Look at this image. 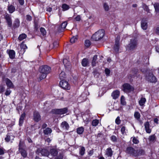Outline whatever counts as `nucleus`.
Masks as SVG:
<instances>
[{
  "label": "nucleus",
  "mask_w": 159,
  "mask_h": 159,
  "mask_svg": "<svg viewBox=\"0 0 159 159\" xmlns=\"http://www.w3.org/2000/svg\"><path fill=\"white\" fill-rule=\"evenodd\" d=\"M54 111V112L56 114H63L67 112V109L66 108H64L63 109H55Z\"/></svg>",
  "instance_id": "f8f14e48"
},
{
  "label": "nucleus",
  "mask_w": 159,
  "mask_h": 159,
  "mask_svg": "<svg viewBox=\"0 0 159 159\" xmlns=\"http://www.w3.org/2000/svg\"><path fill=\"white\" fill-rule=\"evenodd\" d=\"M89 61L86 58H84L82 61V65L84 67L87 66L89 64Z\"/></svg>",
  "instance_id": "393cba45"
},
{
  "label": "nucleus",
  "mask_w": 159,
  "mask_h": 159,
  "mask_svg": "<svg viewBox=\"0 0 159 159\" xmlns=\"http://www.w3.org/2000/svg\"><path fill=\"white\" fill-rule=\"evenodd\" d=\"M111 140L114 142H116L117 140V138L116 136L112 135L111 137Z\"/></svg>",
  "instance_id": "8fccbe9b"
},
{
  "label": "nucleus",
  "mask_w": 159,
  "mask_h": 159,
  "mask_svg": "<svg viewBox=\"0 0 159 159\" xmlns=\"http://www.w3.org/2000/svg\"><path fill=\"white\" fill-rule=\"evenodd\" d=\"M67 25V22H66L64 21L58 27V31L59 32L63 31L66 27Z\"/></svg>",
  "instance_id": "2eb2a0df"
},
{
  "label": "nucleus",
  "mask_w": 159,
  "mask_h": 159,
  "mask_svg": "<svg viewBox=\"0 0 159 159\" xmlns=\"http://www.w3.org/2000/svg\"><path fill=\"white\" fill-rule=\"evenodd\" d=\"M61 127L64 129L67 130L69 128V125L68 123L66 122H62L61 125Z\"/></svg>",
  "instance_id": "a878e982"
},
{
  "label": "nucleus",
  "mask_w": 159,
  "mask_h": 159,
  "mask_svg": "<svg viewBox=\"0 0 159 159\" xmlns=\"http://www.w3.org/2000/svg\"><path fill=\"white\" fill-rule=\"evenodd\" d=\"M7 52L10 58L13 59L15 58V52L13 50H10L9 51L7 50Z\"/></svg>",
  "instance_id": "dca6fc26"
},
{
  "label": "nucleus",
  "mask_w": 159,
  "mask_h": 159,
  "mask_svg": "<svg viewBox=\"0 0 159 159\" xmlns=\"http://www.w3.org/2000/svg\"><path fill=\"white\" fill-rule=\"evenodd\" d=\"M15 7L12 5L8 6V10H15Z\"/></svg>",
  "instance_id": "864d4df0"
},
{
  "label": "nucleus",
  "mask_w": 159,
  "mask_h": 159,
  "mask_svg": "<svg viewBox=\"0 0 159 159\" xmlns=\"http://www.w3.org/2000/svg\"><path fill=\"white\" fill-rule=\"evenodd\" d=\"M120 95V92L118 90H116L114 91L111 94V96L114 99H116L118 98Z\"/></svg>",
  "instance_id": "6ab92c4d"
},
{
  "label": "nucleus",
  "mask_w": 159,
  "mask_h": 159,
  "mask_svg": "<svg viewBox=\"0 0 159 159\" xmlns=\"http://www.w3.org/2000/svg\"><path fill=\"white\" fill-rule=\"evenodd\" d=\"M136 150L132 147H128L126 149L125 152L128 154L135 157L136 156Z\"/></svg>",
  "instance_id": "0eeeda50"
},
{
  "label": "nucleus",
  "mask_w": 159,
  "mask_h": 159,
  "mask_svg": "<svg viewBox=\"0 0 159 159\" xmlns=\"http://www.w3.org/2000/svg\"><path fill=\"white\" fill-rule=\"evenodd\" d=\"M97 59V56L96 55H94L93 58L92 62V65L93 66H96V60Z\"/></svg>",
  "instance_id": "cd10ccee"
},
{
  "label": "nucleus",
  "mask_w": 159,
  "mask_h": 159,
  "mask_svg": "<svg viewBox=\"0 0 159 159\" xmlns=\"http://www.w3.org/2000/svg\"><path fill=\"white\" fill-rule=\"evenodd\" d=\"M122 90L125 92L129 93L133 90V87L128 83H125L122 85Z\"/></svg>",
  "instance_id": "39448f33"
},
{
  "label": "nucleus",
  "mask_w": 159,
  "mask_h": 159,
  "mask_svg": "<svg viewBox=\"0 0 159 159\" xmlns=\"http://www.w3.org/2000/svg\"><path fill=\"white\" fill-rule=\"evenodd\" d=\"M21 48L24 49H26L27 48V47L26 44H23V43H21Z\"/></svg>",
  "instance_id": "13d9d810"
},
{
  "label": "nucleus",
  "mask_w": 159,
  "mask_h": 159,
  "mask_svg": "<svg viewBox=\"0 0 159 159\" xmlns=\"http://www.w3.org/2000/svg\"><path fill=\"white\" fill-rule=\"evenodd\" d=\"M154 6L155 10H159V3H156L154 4Z\"/></svg>",
  "instance_id": "de8ad7c7"
},
{
  "label": "nucleus",
  "mask_w": 159,
  "mask_h": 159,
  "mask_svg": "<svg viewBox=\"0 0 159 159\" xmlns=\"http://www.w3.org/2000/svg\"><path fill=\"white\" fill-rule=\"evenodd\" d=\"M49 152L50 157L51 156L52 157V158H52L53 157L56 156L58 153V151L57 149L54 148H51Z\"/></svg>",
  "instance_id": "9d476101"
},
{
  "label": "nucleus",
  "mask_w": 159,
  "mask_h": 159,
  "mask_svg": "<svg viewBox=\"0 0 159 159\" xmlns=\"http://www.w3.org/2000/svg\"><path fill=\"white\" fill-rule=\"evenodd\" d=\"M136 151L135 157L142 155L145 153L143 149H136Z\"/></svg>",
  "instance_id": "4be33fe9"
},
{
  "label": "nucleus",
  "mask_w": 159,
  "mask_h": 159,
  "mask_svg": "<svg viewBox=\"0 0 159 159\" xmlns=\"http://www.w3.org/2000/svg\"><path fill=\"white\" fill-rule=\"evenodd\" d=\"M38 27L39 26L38 23L37 22H35L34 24V29L36 30H38Z\"/></svg>",
  "instance_id": "4d7b16f0"
},
{
  "label": "nucleus",
  "mask_w": 159,
  "mask_h": 159,
  "mask_svg": "<svg viewBox=\"0 0 159 159\" xmlns=\"http://www.w3.org/2000/svg\"><path fill=\"white\" fill-rule=\"evenodd\" d=\"M138 44V40L136 38L132 39L128 45L127 48L130 50H133L137 48Z\"/></svg>",
  "instance_id": "f03ea898"
},
{
  "label": "nucleus",
  "mask_w": 159,
  "mask_h": 159,
  "mask_svg": "<svg viewBox=\"0 0 159 159\" xmlns=\"http://www.w3.org/2000/svg\"><path fill=\"white\" fill-rule=\"evenodd\" d=\"M62 7L63 10H68L69 8V6L66 4H63L62 5Z\"/></svg>",
  "instance_id": "e433bc0d"
},
{
  "label": "nucleus",
  "mask_w": 159,
  "mask_h": 159,
  "mask_svg": "<svg viewBox=\"0 0 159 159\" xmlns=\"http://www.w3.org/2000/svg\"><path fill=\"white\" fill-rule=\"evenodd\" d=\"M155 32L156 34H159V27H157L156 28Z\"/></svg>",
  "instance_id": "338daca9"
},
{
  "label": "nucleus",
  "mask_w": 159,
  "mask_h": 159,
  "mask_svg": "<svg viewBox=\"0 0 159 159\" xmlns=\"http://www.w3.org/2000/svg\"><path fill=\"white\" fill-rule=\"evenodd\" d=\"M77 40V37H73L71 38L70 40V42L71 43H74Z\"/></svg>",
  "instance_id": "ea45409f"
},
{
  "label": "nucleus",
  "mask_w": 159,
  "mask_h": 159,
  "mask_svg": "<svg viewBox=\"0 0 159 159\" xmlns=\"http://www.w3.org/2000/svg\"><path fill=\"white\" fill-rule=\"evenodd\" d=\"M52 132V129L49 128H47L43 130V133L44 134L47 135L51 134Z\"/></svg>",
  "instance_id": "c85d7f7f"
},
{
  "label": "nucleus",
  "mask_w": 159,
  "mask_h": 159,
  "mask_svg": "<svg viewBox=\"0 0 159 159\" xmlns=\"http://www.w3.org/2000/svg\"><path fill=\"white\" fill-rule=\"evenodd\" d=\"M16 71V68L14 67L11 69V72L13 73H15Z\"/></svg>",
  "instance_id": "774afa93"
},
{
  "label": "nucleus",
  "mask_w": 159,
  "mask_h": 159,
  "mask_svg": "<svg viewBox=\"0 0 159 159\" xmlns=\"http://www.w3.org/2000/svg\"><path fill=\"white\" fill-rule=\"evenodd\" d=\"M20 142L19 144V150L20 152L21 155L24 157H25L27 156V153L25 150H24L22 149H21L20 148Z\"/></svg>",
  "instance_id": "b1692460"
},
{
  "label": "nucleus",
  "mask_w": 159,
  "mask_h": 159,
  "mask_svg": "<svg viewBox=\"0 0 159 159\" xmlns=\"http://www.w3.org/2000/svg\"><path fill=\"white\" fill-rule=\"evenodd\" d=\"M67 60L66 59H64L63 60V63L65 66H69L70 63L68 62L67 63Z\"/></svg>",
  "instance_id": "a18cd8bd"
},
{
  "label": "nucleus",
  "mask_w": 159,
  "mask_h": 159,
  "mask_svg": "<svg viewBox=\"0 0 159 159\" xmlns=\"http://www.w3.org/2000/svg\"><path fill=\"white\" fill-rule=\"evenodd\" d=\"M149 123L148 122H146L144 124V126L145 130L147 133H150L151 132V130L149 128Z\"/></svg>",
  "instance_id": "5701e85b"
},
{
  "label": "nucleus",
  "mask_w": 159,
  "mask_h": 159,
  "mask_svg": "<svg viewBox=\"0 0 159 159\" xmlns=\"http://www.w3.org/2000/svg\"><path fill=\"white\" fill-rule=\"evenodd\" d=\"M4 18L8 27H11L12 25V20L11 15L6 13L4 15Z\"/></svg>",
  "instance_id": "423d86ee"
},
{
  "label": "nucleus",
  "mask_w": 159,
  "mask_h": 159,
  "mask_svg": "<svg viewBox=\"0 0 159 159\" xmlns=\"http://www.w3.org/2000/svg\"><path fill=\"white\" fill-rule=\"evenodd\" d=\"M91 45V42L89 40H86L85 41V45L87 47H89Z\"/></svg>",
  "instance_id": "c03bdc74"
},
{
  "label": "nucleus",
  "mask_w": 159,
  "mask_h": 159,
  "mask_svg": "<svg viewBox=\"0 0 159 159\" xmlns=\"http://www.w3.org/2000/svg\"><path fill=\"white\" fill-rule=\"evenodd\" d=\"M64 155L62 153H60L59 155L56 157L55 159H63Z\"/></svg>",
  "instance_id": "58836bf2"
},
{
  "label": "nucleus",
  "mask_w": 159,
  "mask_h": 159,
  "mask_svg": "<svg viewBox=\"0 0 159 159\" xmlns=\"http://www.w3.org/2000/svg\"><path fill=\"white\" fill-rule=\"evenodd\" d=\"M59 84L60 86L63 89H69L70 86L67 82L64 80L60 81Z\"/></svg>",
  "instance_id": "1a4fd4ad"
},
{
  "label": "nucleus",
  "mask_w": 159,
  "mask_h": 159,
  "mask_svg": "<svg viewBox=\"0 0 159 159\" xmlns=\"http://www.w3.org/2000/svg\"><path fill=\"white\" fill-rule=\"evenodd\" d=\"M25 116V114L23 113L21 114L19 120V125L20 126H22L24 120Z\"/></svg>",
  "instance_id": "412c9836"
},
{
  "label": "nucleus",
  "mask_w": 159,
  "mask_h": 159,
  "mask_svg": "<svg viewBox=\"0 0 159 159\" xmlns=\"http://www.w3.org/2000/svg\"><path fill=\"white\" fill-rule=\"evenodd\" d=\"M99 123V120L97 119L93 120L92 122V125L93 126H96Z\"/></svg>",
  "instance_id": "473e14b6"
},
{
  "label": "nucleus",
  "mask_w": 159,
  "mask_h": 159,
  "mask_svg": "<svg viewBox=\"0 0 159 159\" xmlns=\"http://www.w3.org/2000/svg\"><path fill=\"white\" fill-rule=\"evenodd\" d=\"M116 123L117 124L119 125L120 123V117L118 116L117 117V118L115 120Z\"/></svg>",
  "instance_id": "09e8293b"
},
{
  "label": "nucleus",
  "mask_w": 159,
  "mask_h": 159,
  "mask_svg": "<svg viewBox=\"0 0 159 159\" xmlns=\"http://www.w3.org/2000/svg\"><path fill=\"white\" fill-rule=\"evenodd\" d=\"M105 72L107 75H108L110 73V71L109 69L106 68L105 69Z\"/></svg>",
  "instance_id": "bf43d9fd"
},
{
  "label": "nucleus",
  "mask_w": 159,
  "mask_h": 159,
  "mask_svg": "<svg viewBox=\"0 0 159 159\" xmlns=\"http://www.w3.org/2000/svg\"><path fill=\"white\" fill-rule=\"evenodd\" d=\"M27 37V35L25 34H22L20 35L18 37V39L20 41H21L25 39Z\"/></svg>",
  "instance_id": "2f4dec72"
},
{
  "label": "nucleus",
  "mask_w": 159,
  "mask_h": 159,
  "mask_svg": "<svg viewBox=\"0 0 159 159\" xmlns=\"http://www.w3.org/2000/svg\"><path fill=\"white\" fill-rule=\"evenodd\" d=\"M80 15L77 16L75 18V19L77 21H79L80 20Z\"/></svg>",
  "instance_id": "e2e57ef3"
},
{
  "label": "nucleus",
  "mask_w": 159,
  "mask_h": 159,
  "mask_svg": "<svg viewBox=\"0 0 159 159\" xmlns=\"http://www.w3.org/2000/svg\"><path fill=\"white\" fill-rule=\"evenodd\" d=\"M123 96H121V103L123 105H125V102L124 100L123 99H122V98H123Z\"/></svg>",
  "instance_id": "052dcab7"
},
{
  "label": "nucleus",
  "mask_w": 159,
  "mask_h": 159,
  "mask_svg": "<svg viewBox=\"0 0 159 159\" xmlns=\"http://www.w3.org/2000/svg\"><path fill=\"white\" fill-rule=\"evenodd\" d=\"M11 92V91L10 89V88H8L7 89L5 94L6 95L8 96L10 94Z\"/></svg>",
  "instance_id": "79ce46f5"
},
{
  "label": "nucleus",
  "mask_w": 159,
  "mask_h": 159,
  "mask_svg": "<svg viewBox=\"0 0 159 159\" xmlns=\"http://www.w3.org/2000/svg\"><path fill=\"white\" fill-rule=\"evenodd\" d=\"M85 149L84 147H82L81 148V149L80 151V153L81 155L83 156L85 152Z\"/></svg>",
  "instance_id": "4c0bfd02"
},
{
  "label": "nucleus",
  "mask_w": 159,
  "mask_h": 159,
  "mask_svg": "<svg viewBox=\"0 0 159 159\" xmlns=\"http://www.w3.org/2000/svg\"><path fill=\"white\" fill-rule=\"evenodd\" d=\"M40 31L41 34H42L43 36L46 35V31L45 29L43 28H41L40 29Z\"/></svg>",
  "instance_id": "c9c22d12"
},
{
  "label": "nucleus",
  "mask_w": 159,
  "mask_h": 159,
  "mask_svg": "<svg viewBox=\"0 0 159 159\" xmlns=\"http://www.w3.org/2000/svg\"><path fill=\"white\" fill-rule=\"evenodd\" d=\"M19 4L21 5H23L24 3V0H18Z\"/></svg>",
  "instance_id": "680f3d73"
},
{
  "label": "nucleus",
  "mask_w": 159,
  "mask_h": 159,
  "mask_svg": "<svg viewBox=\"0 0 159 159\" xmlns=\"http://www.w3.org/2000/svg\"><path fill=\"white\" fill-rule=\"evenodd\" d=\"M58 45V43L57 41H55L53 43V45L54 47H57Z\"/></svg>",
  "instance_id": "69168bd1"
},
{
  "label": "nucleus",
  "mask_w": 159,
  "mask_h": 159,
  "mask_svg": "<svg viewBox=\"0 0 159 159\" xmlns=\"http://www.w3.org/2000/svg\"><path fill=\"white\" fill-rule=\"evenodd\" d=\"M156 137L154 135H152L149 136L148 138V139L150 142H153L155 140Z\"/></svg>",
  "instance_id": "f704fd0d"
},
{
  "label": "nucleus",
  "mask_w": 159,
  "mask_h": 159,
  "mask_svg": "<svg viewBox=\"0 0 159 159\" xmlns=\"http://www.w3.org/2000/svg\"><path fill=\"white\" fill-rule=\"evenodd\" d=\"M104 30L103 29L99 30L92 35V39L96 41L101 39L104 35Z\"/></svg>",
  "instance_id": "f257e3e1"
},
{
  "label": "nucleus",
  "mask_w": 159,
  "mask_h": 159,
  "mask_svg": "<svg viewBox=\"0 0 159 159\" xmlns=\"http://www.w3.org/2000/svg\"><path fill=\"white\" fill-rule=\"evenodd\" d=\"M140 114L138 112H136L134 113V117L137 119H139L140 117Z\"/></svg>",
  "instance_id": "37998d69"
},
{
  "label": "nucleus",
  "mask_w": 159,
  "mask_h": 159,
  "mask_svg": "<svg viewBox=\"0 0 159 159\" xmlns=\"http://www.w3.org/2000/svg\"><path fill=\"white\" fill-rule=\"evenodd\" d=\"M5 82L9 88H13L14 87V85L9 79L7 78L5 80Z\"/></svg>",
  "instance_id": "aec40b11"
},
{
  "label": "nucleus",
  "mask_w": 159,
  "mask_h": 159,
  "mask_svg": "<svg viewBox=\"0 0 159 159\" xmlns=\"http://www.w3.org/2000/svg\"><path fill=\"white\" fill-rule=\"evenodd\" d=\"M105 155L108 157H111L113 155V151L111 148H109L106 149Z\"/></svg>",
  "instance_id": "f3484780"
},
{
  "label": "nucleus",
  "mask_w": 159,
  "mask_h": 159,
  "mask_svg": "<svg viewBox=\"0 0 159 159\" xmlns=\"http://www.w3.org/2000/svg\"><path fill=\"white\" fill-rule=\"evenodd\" d=\"M66 77L65 73L63 71H62L59 75V78L61 80H63V79Z\"/></svg>",
  "instance_id": "72a5a7b5"
},
{
  "label": "nucleus",
  "mask_w": 159,
  "mask_h": 159,
  "mask_svg": "<svg viewBox=\"0 0 159 159\" xmlns=\"http://www.w3.org/2000/svg\"><path fill=\"white\" fill-rule=\"evenodd\" d=\"M4 153V149L3 148H0V155H2Z\"/></svg>",
  "instance_id": "6e6d98bb"
},
{
  "label": "nucleus",
  "mask_w": 159,
  "mask_h": 159,
  "mask_svg": "<svg viewBox=\"0 0 159 159\" xmlns=\"http://www.w3.org/2000/svg\"><path fill=\"white\" fill-rule=\"evenodd\" d=\"M47 74H45L40 73V74L39 75V78L40 79V80L45 78L47 76Z\"/></svg>",
  "instance_id": "a19ab883"
},
{
  "label": "nucleus",
  "mask_w": 159,
  "mask_h": 159,
  "mask_svg": "<svg viewBox=\"0 0 159 159\" xmlns=\"http://www.w3.org/2000/svg\"><path fill=\"white\" fill-rule=\"evenodd\" d=\"M84 131V128L83 127H80L77 129V132L79 134H80L83 133Z\"/></svg>",
  "instance_id": "7c9ffc66"
},
{
  "label": "nucleus",
  "mask_w": 159,
  "mask_h": 159,
  "mask_svg": "<svg viewBox=\"0 0 159 159\" xmlns=\"http://www.w3.org/2000/svg\"><path fill=\"white\" fill-rule=\"evenodd\" d=\"M33 119L36 122H38L41 120V116L38 111H35L34 112Z\"/></svg>",
  "instance_id": "ddd939ff"
},
{
  "label": "nucleus",
  "mask_w": 159,
  "mask_h": 159,
  "mask_svg": "<svg viewBox=\"0 0 159 159\" xmlns=\"http://www.w3.org/2000/svg\"><path fill=\"white\" fill-rule=\"evenodd\" d=\"M132 141L135 144H137L139 142L138 140L135 137H133V138Z\"/></svg>",
  "instance_id": "49530a36"
},
{
  "label": "nucleus",
  "mask_w": 159,
  "mask_h": 159,
  "mask_svg": "<svg viewBox=\"0 0 159 159\" xmlns=\"http://www.w3.org/2000/svg\"><path fill=\"white\" fill-rule=\"evenodd\" d=\"M26 20L28 21H30L32 20V17L29 15L26 16Z\"/></svg>",
  "instance_id": "5fc2aeb1"
},
{
  "label": "nucleus",
  "mask_w": 159,
  "mask_h": 159,
  "mask_svg": "<svg viewBox=\"0 0 159 159\" xmlns=\"http://www.w3.org/2000/svg\"><path fill=\"white\" fill-rule=\"evenodd\" d=\"M146 80L151 82H155L156 81L155 77L152 74H150L146 75Z\"/></svg>",
  "instance_id": "9b49d317"
},
{
  "label": "nucleus",
  "mask_w": 159,
  "mask_h": 159,
  "mask_svg": "<svg viewBox=\"0 0 159 159\" xmlns=\"http://www.w3.org/2000/svg\"><path fill=\"white\" fill-rule=\"evenodd\" d=\"M120 37L117 36L115 40V43L114 47V50L116 52H117L119 50L120 48Z\"/></svg>",
  "instance_id": "6e6552de"
},
{
  "label": "nucleus",
  "mask_w": 159,
  "mask_h": 159,
  "mask_svg": "<svg viewBox=\"0 0 159 159\" xmlns=\"http://www.w3.org/2000/svg\"><path fill=\"white\" fill-rule=\"evenodd\" d=\"M125 128L124 126H123L121 128V133L123 134H124L125 133Z\"/></svg>",
  "instance_id": "3c124183"
},
{
  "label": "nucleus",
  "mask_w": 159,
  "mask_h": 159,
  "mask_svg": "<svg viewBox=\"0 0 159 159\" xmlns=\"http://www.w3.org/2000/svg\"><path fill=\"white\" fill-rule=\"evenodd\" d=\"M14 136L13 135L8 134L7 135L6 137L5 138V140L7 142L10 141L12 142V141L14 139Z\"/></svg>",
  "instance_id": "a211bd4d"
},
{
  "label": "nucleus",
  "mask_w": 159,
  "mask_h": 159,
  "mask_svg": "<svg viewBox=\"0 0 159 159\" xmlns=\"http://www.w3.org/2000/svg\"><path fill=\"white\" fill-rule=\"evenodd\" d=\"M51 68L47 66H40L39 68V71L41 73L47 74L51 71Z\"/></svg>",
  "instance_id": "7ed1b4c3"
},
{
  "label": "nucleus",
  "mask_w": 159,
  "mask_h": 159,
  "mask_svg": "<svg viewBox=\"0 0 159 159\" xmlns=\"http://www.w3.org/2000/svg\"><path fill=\"white\" fill-rule=\"evenodd\" d=\"M146 101V99L144 98H142L139 101V103L140 106H143Z\"/></svg>",
  "instance_id": "c756f323"
},
{
  "label": "nucleus",
  "mask_w": 159,
  "mask_h": 159,
  "mask_svg": "<svg viewBox=\"0 0 159 159\" xmlns=\"http://www.w3.org/2000/svg\"><path fill=\"white\" fill-rule=\"evenodd\" d=\"M5 88L2 86H0V93L3 92L4 91Z\"/></svg>",
  "instance_id": "0e129e2a"
},
{
  "label": "nucleus",
  "mask_w": 159,
  "mask_h": 159,
  "mask_svg": "<svg viewBox=\"0 0 159 159\" xmlns=\"http://www.w3.org/2000/svg\"><path fill=\"white\" fill-rule=\"evenodd\" d=\"M142 28L144 30H146L147 28V20L146 19H143L141 22Z\"/></svg>",
  "instance_id": "4468645a"
},
{
  "label": "nucleus",
  "mask_w": 159,
  "mask_h": 159,
  "mask_svg": "<svg viewBox=\"0 0 159 159\" xmlns=\"http://www.w3.org/2000/svg\"><path fill=\"white\" fill-rule=\"evenodd\" d=\"M20 22L18 19H15L13 24V27L15 28H18L20 25Z\"/></svg>",
  "instance_id": "bb28decb"
},
{
  "label": "nucleus",
  "mask_w": 159,
  "mask_h": 159,
  "mask_svg": "<svg viewBox=\"0 0 159 159\" xmlns=\"http://www.w3.org/2000/svg\"><path fill=\"white\" fill-rule=\"evenodd\" d=\"M103 7L105 10H108L109 6L106 3L104 4Z\"/></svg>",
  "instance_id": "603ef678"
},
{
  "label": "nucleus",
  "mask_w": 159,
  "mask_h": 159,
  "mask_svg": "<svg viewBox=\"0 0 159 159\" xmlns=\"http://www.w3.org/2000/svg\"><path fill=\"white\" fill-rule=\"evenodd\" d=\"M36 153L38 154L41 153L42 156H47L48 157L51 158L49 156V151L45 149H41V148H38L36 150Z\"/></svg>",
  "instance_id": "20e7f679"
}]
</instances>
